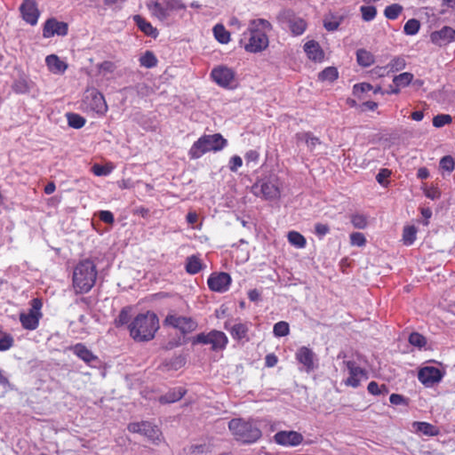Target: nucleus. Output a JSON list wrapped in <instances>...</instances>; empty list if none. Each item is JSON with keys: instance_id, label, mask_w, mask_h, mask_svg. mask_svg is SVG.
<instances>
[{"instance_id": "dca6fc26", "label": "nucleus", "mask_w": 455, "mask_h": 455, "mask_svg": "<svg viewBox=\"0 0 455 455\" xmlns=\"http://www.w3.org/2000/svg\"><path fill=\"white\" fill-rule=\"evenodd\" d=\"M23 20L34 26L37 23L39 18V11L36 6V0H23L20 7Z\"/></svg>"}, {"instance_id": "0eeeda50", "label": "nucleus", "mask_w": 455, "mask_h": 455, "mask_svg": "<svg viewBox=\"0 0 455 455\" xmlns=\"http://www.w3.org/2000/svg\"><path fill=\"white\" fill-rule=\"evenodd\" d=\"M280 181L276 177H270L263 180L261 184H255L252 191L256 196L262 195L266 200H275L281 196Z\"/></svg>"}, {"instance_id": "aec40b11", "label": "nucleus", "mask_w": 455, "mask_h": 455, "mask_svg": "<svg viewBox=\"0 0 455 455\" xmlns=\"http://www.w3.org/2000/svg\"><path fill=\"white\" fill-rule=\"evenodd\" d=\"M430 40L433 44L443 46L455 40V29L445 26L440 30L434 31L430 35Z\"/></svg>"}, {"instance_id": "774afa93", "label": "nucleus", "mask_w": 455, "mask_h": 455, "mask_svg": "<svg viewBox=\"0 0 455 455\" xmlns=\"http://www.w3.org/2000/svg\"><path fill=\"white\" fill-rule=\"evenodd\" d=\"M277 357L274 354H268L266 355L265 363L267 367H274L277 363Z\"/></svg>"}, {"instance_id": "b1692460", "label": "nucleus", "mask_w": 455, "mask_h": 455, "mask_svg": "<svg viewBox=\"0 0 455 455\" xmlns=\"http://www.w3.org/2000/svg\"><path fill=\"white\" fill-rule=\"evenodd\" d=\"M304 51L310 60L321 61L323 58V52L315 41H308L304 45Z\"/></svg>"}, {"instance_id": "c9c22d12", "label": "nucleus", "mask_w": 455, "mask_h": 455, "mask_svg": "<svg viewBox=\"0 0 455 455\" xmlns=\"http://www.w3.org/2000/svg\"><path fill=\"white\" fill-rule=\"evenodd\" d=\"M417 228L414 226H407L403 228V241L405 245H411L416 240Z\"/></svg>"}, {"instance_id": "c85d7f7f", "label": "nucleus", "mask_w": 455, "mask_h": 455, "mask_svg": "<svg viewBox=\"0 0 455 455\" xmlns=\"http://www.w3.org/2000/svg\"><path fill=\"white\" fill-rule=\"evenodd\" d=\"M306 28V21L300 18H292L289 20V28L293 36L302 35Z\"/></svg>"}, {"instance_id": "a211bd4d", "label": "nucleus", "mask_w": 455, "mask_h": 455, "mask_svg": "<svg viewBox=\"0 0 455 455\" xmlns=\"http://www.w3.org/2000/svg\"><path fill=\"white\" fill-rule=\"evenodd\" d=\"M274 439L276 443L283 446H297L302 443L303 436L296 431H279Z\"/></svg>"}, {"instance_id": "1a4fd4ad", "label": "nucleus", "mask_w": 455, "mask_h": 455, "mask_svg": "<svg viewBox=\"0 0 455 455\" xmlns=\"http://www.w3.org/2000/svg\"><path fill=\"white\" fill-rule=\"evenodd\" d=\"M132 433H138L146 436L153 443L160 442L162 439V432L159 427L149 421L132 422L127 427Z\"/></svg>"}, {"instance_id": "4c0bfd02", "label": "nucleus", "mask_w": 455, "mask_h": 455, "mask_svg": "<svg viewBox=\"0 0 455 455\" xmlns=\"http://www.w3.org/2000/svg\"><path fill=\"white\" fill-rule=\"evenodd\" d=\"M338 74L339 73L336 68L328 67L319 74V79L323 81L333 82L338 78Z\"/></svg>"}, {"instance_id": "864d4df0", "label": "nucleus", "mask_w": 455, "mask_h": 455, "mask_svg": "<svg viewBox=\"0 0 455 455\" xmlns=\"http://www.w3.org/2000/svg\"><path fill=\"white\" fill-rule=\"evenodd\" d=\"M250 27L251 28H259V29L264 31L265 33L267 31H269L272 29L271 23L268 20H263V19L252 20L251 22Z\"/></svg>"}, {"instance_id": "6ab92c4d", "label": "nucleus", "mask_w": 455, "mask_h": 455, "mask_svg": "<svg viewBox=\"0 0 455 455\" xmlns=\"http://www.w3.org/2000/svg\"><path fill=\"white\" fill-rule=\"evenodd\" d=\"M68 34V24L58 21L55 19H49L44 26L43 36L45 38L52 37L55 35L66 36Z\"/></svg>"}, {"instance_id": "7c9ffc66", "label": "nucleus", "mask_w": 455, "mask_h": 455, "mask_svg": "<svg viewBox=\"0 0 455 455\" xmlns=\"http://www.w3.org/2000/svg\"><path fill=\"white\" fill-rule=\"evenodd\" d=\"M203 268V264L201 259L196 256L192 255L187 259L186 263V270L188 274L196 275Z\"/></svg>"}, {"instance_id": "13d9d810", "label": "nucleus", "mask_w": 455, "mask_h": 455, "mask_svg": "<svg viewBox=\"0 0 455 455\" xmlns=\"http://www.w3.org/2000/svg\"><path fill=\"white\" fill-rule=\"evenodd\" d=\"M116 68V67L112 61H104L99 65V71L103 75L112 74Z\"/></svg>"}, {"instance_id": "4468645a", "label": "nucleus", "mask_w": 455, "mask_h": 455, "mask_svg": "<svg viewBox=\"0 0 455 455\" xmlns=\"http://www.w3.org/2000/svg\"><path fill=\"white\" fill-rule=\"evenodd\" d=\"M419 380L426 387H432L443 379L442 371L434 366H426L419 371Z\"/></svg>"}, {"instance_id": "49530a36", "label": "nucleus", "mask_w": 455, "mask_h": 455, "mask_svg": "<svg viewBox=\"0 0 455 455\" xmlns=\"http://www.w3.org/2000/svg\"><path fill=\"white\" fill-rule=\"evenodd\" d=\"M164 4L165 9L170 13L173 11L183 10L186 8L181 0H161Z\"/></svg>"}, {"instance_id": "8fccbe9b", "label": "nucleus", "mask_w": 455, "mask_h": 455, "mask_svg": "<svg viewBox=\"0 0 455 455\" xmlns=\"http://www.w3.org/2000/svg\"><path fill=\"white\" fill-rule=\"evenodd\" d=\"M406 66V61L403 57H395L387 65L390 71L397 72L403 69Z\"/></svg>"}, {"instance_id": "e433bc0d", "label": "nucleus", "mask_w": 455, "mask_h": 455, "mask_svg": "<svg viewBox=\"0 0 455 455\" xmlns=\"http://www.w3.org/2000/svg\"><path fill=\"white\" fill-rule=\"evenodd\" d=\"M68 125L75 129H80L85 124V119L78 114H67Z\"/></svg>"}, {"instance_id": "f704fd0d", "label": "nucleus", "mask_w": 455, "mask_h": 455, "mask_svg": "<svg viewBox=\"0 0 455 455\" xmlns=\"http://www.w3.org/2000/svg\"><path fill=\"white\" fill-rule=\"evenodd\" d=\"M413 75L410 72H404L393 78L394 85L396 87H405L411 84Z\"/></svg>"}, {"instance_id": "79ce46f5", "label": "nucleus", "mask_w": 455, "mask_h": 455, "mask_svg": "<svg viewBox=\"0 0 455 455\" xmlns=\"http://www.w3.org/2000/svg\"><path fill=\"white\" fill-rule=\"evenodd\" d=\"M402 11L403 7L400 4H393L386 7L384 14L389 20H395Z\"/></svg>"}, {"instance_id": "052dcab7", "label": "nucleus", "mask_w": 455, "mask_h": 455, "mask_svg": "<svg viewBox=\"0 0 455 455\" xmlns=\"http://www.w3.org/2000/svg\"><path fill=\"white\" fill-rule=\"evenodd\" d=\"M391 172L387 169H381L376 176L377 181L382 185L386 186V180L390 176Z\"/></svg>"}, {"instance_id": "a19ab883", "label": "nucleus", "mask_w": 455, "mask_h": 455, "mask_svg": "<svg viewBox=\"0 0 455 455\" xmlns=\"http://www.w3.org/2000/svg\"><path fill=\"white\" fill-rule=\"evenodd\" d=\"M273 332L275 337H284L290 332L288 323L280 321L274 325Z\"/></svg>"}, {"instance_id": "ea45409f", "label": "nucleus", "mask_w": 455, "mask_h": 455, "mask_svg": "<svg viewBox=\"0 0 455 455\" xmlns=\"http://www.w3.org/2000/svg\"><path fill=\"white\" fill-rule=\"evenodd\" d=\"M419 21L416 19H411L405 23L403 31L408 36H414L419 32Z\"/></svg>"}, {"instance_id": "e2e57ef3", "label": "nucleus", "mask_w": 455, "mask_h": 455, "mask_svg": "<svg viewBox=\"0 0 455 455\" xmlns=\"http://www.w3.org/2000/svg\"><path fill=\"white\" fill-rule=\"evenodd\" d=\"M243 164V160L239 156H234L229 161V169L231 172H236Z\"/></svg>"}, {"instance_id": "f257e3e1", "label": "nucleus", "mask_w": 455, "mask_h": 455, "mask_svg": "<svg viewBox=\"0 0 455 455\" xmlns=\"http://www.w3.org/2000/svg\"><path fill=\"white\" fill-rule=\"evenodd\" d=\"M95 263L89 259L78 262L73 271V287L76 293H87L94 286L97 278Z\"/></svg>"}, {"instance_id": "412c9836", "label": "nucleus", "mask_w": 455, "mask_h": 455, "mask_svg": "<svg viewBox=\"0 0 455 455\" xmlns=\"http://www.w3.org/2000/svg\"><path fill=\"white\" fill-rule=\"evenodd\" d=\"M70 350L88 365L98 362V357L82 343L71 347Z\"/></svg>"}, {"instance_id": "5701e85b", "label": "nucleus", "mask_w": 455, "mask_h": 455, "mask_svg": "<svg viewBox=\"0 0 455 455\" xmlns=\"http://www.w3.org/2000/svg\"><path fill=\"white\" fill-rule=\"evenodd\" d=\"M147 7L150 13L159 20H165L169 18V12L161 0L148 1Z\"/></svg>"}, {"instance_id": "37998d69", "label": "nucleus", "mask_w": 455, "mask_h": 455, "mask_svg": "<svg viewBox=\"0 0 455 455\" xmlns=\"http://www.w3.org/2000/svg\"><path fill=\"white\" fill-rule=\"evenodd\" d=\"M341 17L328 16L323 20V26L328 31H335L341 23Z\"/></svg>"}, {"instance_id": "c756f323", "label": "nucleus", "mask_w": 455, "mask_h": 455, "mask_svg": "<svg viewBox=\"0 0 455 455\" xmlns=\"http://www.w3.org/2000/svg\"><path fill=\"white\" fill-rule=\"evenodd\" d=\"M357 63L362 67H370L374 62V56L364 49L356 52Z\"/></svg>"}, {"instance_id": "6e6552de", "label": "nucleus", "mask_w": 455, "mask_h": 455, "mask_svg": "<svg viewBox=\"0 0 455 455\" xmlns=\"http://www.w3.org/2000/svg\"><path fill=\"white\" fill-rule=\"evenodd\" d=\"M42 302L38 299H32L31 308L28 313L20 315V321L24 329L33 331L38 327L39 320L42 317Z\"/></svg>"}, {"instance_id": "c03bdc74", "label": "nucleus", "mask_w": 455, "mask_h": 455, "mask_svg": "<svg viewBox=\"0 0 455 455\" xmlns=\"http://www.w3.org/2000/svg\"><path fill=\"white\" fill-rule=\"evenodd\" d=\"M362 18L364 21L372 20L377 15V10L371 5H363L360 7Z\"/></svg>"}, {"instance_id": "20e7f679", "label": "nucleus", "mask_w": 455, "mask_h": 455, "mask_svg": "<svg viewBox=\"0 0 455 455\" xmlns=\"http://www.w3.org/2000/svg\"><path fill=\"white\" fill-rule=\"evenodd\" d=\"M228 428L235 440L244 443H254L261 436V431L253 422L242 419H231Z\"/></svg>"}, {"instance_id": "2f4dec72", "label": "nucleus", "mask_w": 455, "mask_h": 455, "mask_svg": "<svg viewBox=\"0 0 455 455\" xmlns=\"http://www.w3.org/2000/svg\"><path fill=\"white\" fill-rule=\"evenodd\" d=\"M215 38L221 44H228L230 41V35L221 24H217L213 28Z\"/></svg>"}, {"instance_id": "de8ad7c7", "label": "nucleus", "mask_w": 455, "mask_h": 455, "mask_svg": "<svg viewBox=\"0 0 455 455\" xmlns=\"http://www.w3.org/2000/svg\"><path fill=\"white\" fill-rule=\"evenodd\" d=\"M367 389L370 394L378 395H386L387 393V388L385 385H379L375 381H371L368 384Z\"/></svg>"}, {"instance_id": "473e14b6", "label": "nucleus", "mask_w": 455, "mask_h": 455, "mask_svg": "<svg viewBox=\"0 0 455 455\" xmlns=\"http://www.w3.org/2000/svg\"><path fill=\"white\" fill-rule=\"evenodd\" d=\"M140 64L147 68H151L156 66L157 59L152 52L147 51L140 58Z\"/></svg>"}, {"instance_id": "9b49d317", "label": "nucleus", "mask_w": 455, "mask_h": 455, "mask_svg": "<svg viewBox=\"0 0 455 455\" xmlns=\"http://www.w3.org/2000/svg\"><path fill=\"white\" fill-rule=\"evenodd\" d=\"M212 80L220 87L233 88L235 84V72L225 66L214 68L211 72Z\"/></svg>"}, {"instance_id": "69168bd1", "label": "nucleus", "mask_w": 455, "mask_h": 455, "mask_svg": "<svg viewBox=\"0 0 455 455\" xmlns=\"http://www.w3.org/2000/svg\"><path fill=\"white\" fill-rule=\"evenodd\" d=\"M424 194L427 198L432 200L438 199L441 196V192L436 188H425Z\"/></svg>"}, {"instance_id": "58836bf2", "label": "nucleus", "mask_w": 455, "mask_h": 455, "mask_svg": "<svg viewBox=\"0 0 455 455\" xmlns=\"http://www.w3.org/2000/svg\"><path fill=\"white\" fill-rule=\"evenodd\" d=\"M234 339H242L246 337L248 328L243 323H235L230 330Z\"/></svg>"}, {"instance_id": "72a5a7b5", "label": "nucleus", "mask_w": 455, "mask_h": 455, "mask_svg": "<svg viewBox=\"0 0 455 455\" xmlns=\"http://www.w3.org/2000/svg\"><path fill=\"white\" fill-rule=\"evenodd\" d=\"M288 241L297 248H304L307 243L305 237L296 231H290L288 233Z\"/></svg>"}, {"instance_id": "423d86ee", "label": "nucleus", "mask_w": 455, "mask_h": 455, "mask_svg": "<svg viewBox=\"0 0 455 455\" xmlns=\"http://www.w3.org/2000/svg\"><path fill=\"white\" fill-rule=\"evenodd\" d=\"M83 108L87 111L104 115L108 110L104 96L95 88L87 89L82 100Z\"/></svg>"}, {"instance_id": "f03ea898", "label": "nucleus", "mask_w": 455, "mask_h": 455, "mask_svg": "<svg viewBox=\"0 0 455 455\" xmlns=\"http://www.w3.org/2000/svg\"><path fill=\"white\" fill-rule=\"evenodd\" d=\"M159 327L156 314L147 312L138 315L129 325L130 334L137 341H148L154 338Z\"/></svg>"}, {"instance_id": "f8f14e48", "label": "nucleus", "mask_w": 455, "mask_h": 455, "mask_svg": "<svg viewBox=\"0 0 455 455\" xmlns=\"http://www.w3.org/2000/svg\"><path fill=\"white\" fill-rule=\"evenodd\" d=\"M296 359L301 363L307 372L317 368L318 359L315 352L307 347H301L296 352Z\"/></svg>"}, {"instance_id": "3c124183", "label": "nucleus", "mask_w": 455, "mask_h": 455, "mask_svg": "<svg viewBox=\"0 0 455 455\" xmlns=\"http://www.w3.org/2000/svg\"><path fill=\"white\" fill-rule=\"evenodd\" d=\"M451 121H452V118L450 115L440 114V115L435 116L433 118V125L436 128H440L446 124H451Z\"/></svg>"}, {"instance_id": "cd10ccee", "label": "nucleus", "mask_w": 455, "mask_h": 455, "mask_svg": "<svg viewBox=\"0 0 455 455\" xmlns=\"http://www.w3.org/2000/svg\"><path fill=\"white\" fill-rule=\"evenodd\" d=\"M185 364V358L181 355L174 356L164 361L159 368L164 371H177Z\"/></svg>"}, {"instance_id": "a18cd8bd", "label": "nucleus", "mask_w": 455, "mask_h": 455, "mask_svg": "<svg viewBox=\"0 0 455 455\" xmlns=\"http://www.w3.org/2000/svg\"><path fill=\"white\" fill-rule=\"evenodd\" d=\"M417 430L427 435H437L435 427L427 422H416Z\"/></svg>"}, {"instance_id": "a878e982", "label": "nucleus", "mask_w": 455, "mask_h": 455, "mask_svg": "<svg viewBox=\"0 0 455 455\" xmlns=\"http://www.w3.org/2000/svg\"><path fill=\"white\" fill-rule=\"evenodd\" d=\"M133 20L138 26V28L145 33L147 36H150L153 37L157 36V30L148 21H147L144 18H142L140 15H134Z\"/></svg>"}, {"instance_id": "7ed1b4c3", "label": "nucleus", "mask_w": 455, "mask_h": 455, "mask_svg": "<svg viewBox=\"0 0 455 455\" xmlns=\"http://www.w3.org/2000/svg\"><path fill=\"white\" fill-rule=\"evenodd\" d=\"M227 140L220 133L203 135L194 142L188 151L191 159H198L210 151H220L227 146Z\"/></svg>"}, {"instance_id": "bf43d9fd", "label": "nucleus", "mask_w": 455, "mask_h": 455, "mask_svg": "<svg viewBox=\"0 0 455 455\" xmlns=\"http://www.w3.org/2000/svg\"><path fill=\"white\" fill-rule=\"evenodd\" d=\"M315 232L319 238H323L330 232V228L326 224L316 223L315 226Z\"/></svg>"}, {"instance_id": "6e6d98bb", "label": "nucleus", "mask_w": 455, "mask_h": 455, "mask_svg": "<svg viewBox=\"0 0 455 455\" xmlns=\"http://www.w3.org/2000/svg\"><path fill=\"white\" fill-rule=\"evenodd\" d=\"M350 243L355 246H363L366 243V239L363 234L355 232L350 235Z\"/></svg>"}, {"instance_id": "bb28decb", "label": "nucleus", "mask_w": 455, "mask_h": 455, "mask_svg": "<svg viewBox=\"0 0 455 455\" xmlns=\"http://www.w3.org/2000/svg\"><path fill=\"white\" fill-rule=\"evenodd\" d=\"M186 394V390L183 387H176L170 390L165 395H162L159 398L161 403H171L180 400L184 395Z\"/></svg>"}, {"instance_id": "39448f33", "label": "nucleus", "mask_w": 455, "mask_h": 455, "mask_svg": "<svg viewBox=\"0 0 455 455\" xmlns=\"http://www.w3.org/2000/svg\"><path fill=\"white\" fill-rule=\"evenodd\" d=\"M241 42L244 43V49L249 52H259L268 46V37L259 28L249 27Z\"/></svg>"}, {"instance_id": "603ef678", "label": "nucleus", "mask_w": 455, "mask_h": 455, "mask_svg": "<svg viewBox=\"0 0 455 455\" xmlns=\"http://www.w3.org/2000/svg\"><path fill=\"white\" fill-rule=\"evenodd\" d=\"M351 222L355 228L363 229L367 227L368 221L365 216L361 214L353 215Z\"/></svg>"}, {"instance_id": "f3484780", "label": "nucleus", "mask_w": 455, "mask_h": 455, "mask_svg": "<svg viewBox=\"0 0 455 455\" xmlns=\"http://www.w3.org/2000/svg\"><path fill=\"white\" fill-rule=\"evenodd\" d=\"M344 363L349 373V377L345 380V384L349 387H357L360 385L361 379L366 378L365 371L353 361H346Z\"/></svg>"}, {"instance_id": "0e129e2a", "label": "nucleus", "mask_w": 455, "mask_h": 455, "mask_svg": "<svg viewBox=\"0 0 455 455\" xmlns=\"http://www.w3.org/2000/svg\"><path fill=\"white\" fill-rule=\"evenodd\" d=\"M99 218L101 221L108 224H112L114 222V215L109 211H100L99 212Z\"/></svg>"}, {"instance_id": "09e8293b", "label": "nucleus", "mask_w": 455, "mask_h": 455, "mask_svg": "<svg viewBox=\"0 0 455 455\" xmlns=\"http://www.w3.org/2000/svg\"><path fill=\"white\" fill-rule=\"evenodd\" d=\"M409 342L411 345L421 348L427 344V339L423 335L412 332L409 337Z\"/></svg>"}, {"instance_id": "9d476101", "label": "nucleus", "mask_w": 455, "mask_h": 455, "mask_svg": "<svg viewBox=\"0 0 455 455\" xmlns=\"http://www.w3.org/2000/svg\"><path fill=\"white\" fill-rule=\"evenodd\" d=\"M195 342L211 344L213 350L223 349L228 343V337L220 331H212L207 334L200 333L196 336Z\"/></svg>"}, {"instance_id": "ddd939ff", "label": "nucleus", "mask_w": 455, "mask_h": 455, "mask_svg": "<svg viewBox=\"0 0 455 455\" xmlns=\"http://www.w3.org/2000/svg\"><path fill=\"white\" fill-rule=\"evenodd\" d=\"M209 288L216 292H225L231 283V277L228 273H213L207 281Z\"/></svg>"}, {"instance_id": "4be33fe9", "label": "nucleus", "mask_w": 455, "mask_h": 455, "mask_svg": "<svg viewBox=\"0 0 455 455\" xmlns=\"http://www.w3.org/2000/svg\"><path fill=\"white\" fill-rule=\"evenodd\" d=\"M296 140L298 143H305L307 149L311 152L316 150L318 147L322 146L320 139L309 132L297 133Z\"/></svg>"}, {"instance_id": "5fc2aeb1", "label": "nucleus", "mask_w": 455, "mask_h": 455, "mask_svg": "<svg viewBox=\"0 0 455 455\" xmlns=\"http://www.w3.org/2000/svg\"><path fill=\"white\" fill-rule=\"evenodd\" d=\"M440 167L451 172L455 168V161L451 156H445L440 160Z\"/></svg>"}, {"instance_id": "680f3d73", "label": "nucleus", "mask_w": 455, "mask_h": 455, "mask_svg": "<svg viewBox=\"0 0 455 455\" xmlns=\"http://www.w3.org/2000/svg\"><path fill=\"white\" fill-rule=\"evenodd\" d=\"M130 320L129 311L126 308L122 309L116 323L117 325L126 324Z\"/></svg>"}, {"instance_id": "4d7b16f0", "label": "nucleus", "mask_w": 455, "mask_h": 455, "mask_svg": "<svg viewBox=\"0 0 455 455\" xmlns=\"http://www.w3.org/2000/svg\"><path fill=\"white\" fill-rule=\"evenodd\" d=\"M13 345V339L10 334L0 335V351H5Z\"/></svg>"}, {"instance_id": "393cba45", "label": "nucleus", "mask_w": 455, "mask_h": 455, "mask_svg": "<svg viewBox=\"0 0 455 455\" xmlns=\"http://www.w3.org/2000/svg\"><path fill=\"white\" fill-rule=\"evenodd\" d=\"M45 62L49 70L54 74L64 73L68 68V66L54 54L47 56Z\"/></svg>"}, {"instance_id": "2eb2a0df", "label": "nucleus", "mask_w": 455, "mask_h": 455, "mask_svg": "<svg viewBox=\"0 0 455 455\" xmlns=\"http://www.w3.org/2000/svg\"><path fill=\"white\" fill-rule=\"evenodd\" d=\"M165 322L183 333L191 332L196 328V323L189 317L172 315L166 317Z\"/></svg>"}, {"instance_id": "338daca9", "label": "nucleus", "mask_w": 455, "mask_h": 455, "mask_svg": "<svg viewBox=\"0 0 455 455\" xmlns=\"http://www.w3.org/2000/svg\"><path fill=\"white\" fill-rule=\"evenodd\" d=\"M13 90L18 93L28 92V86L24 82L19 81L12 85Z\"/></svg>"}]
</instances>
